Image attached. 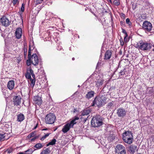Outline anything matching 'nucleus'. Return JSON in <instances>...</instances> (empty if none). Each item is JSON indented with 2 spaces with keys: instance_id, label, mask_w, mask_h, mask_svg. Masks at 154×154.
Returning <instances> with one entry per match:
<instances>
[{
  "instance_id": "nucleus-1",
  "label": "nucleus",
  "mask_w": 154,
  "mask_h": 154,
  "mask_svg": "<svg viewBox=\"0 0 154 154\" xmlns=\"http://www.w3.org/2000/svg\"><path fill=\"white\" fill-rule=\"evenodd\" d=\"M106 98L100 95L96 96L93 100L91 106H97L98 107L102 106L105 104Z\"/></svg>"
},
{
  "instance_id": "nucleus-2",
  "label": "nucleus",
  "mask_w": 154,
  "mask_h": 154,
  "mask_svg": "<svg viewBox=\"0 0 154 154\" xmlns=\"http://www.w3.org/2000/svg\"><path fill=\"white\" fill-rule=\"evenodd\" d=\"M102 124V119L100 116L97 115L93 117L91 121V124L93 127H98Z\"/></svg>"
},
{
  "instance_id": "nucleus-3",
  "label": "nucleus",
  "mask_w": 154,
  "mask_h": 154,
  "mask_svg": "<svg viewBox=\"0 0 154 154\" xmlns=\"http://www.w3.org/2000/svg\"><path fill=\"white\" fill-rule=\"evenodd\" d=\"M122 139L124 142L128 144H131L132 143L133 136L131 132L126 131L123 133L122 135Z\"/></svg>"
},
{
  "instance_id": "nucleus-4",
  "label": "nucleus",
  "mask_w": 154,
  "mask_h": 154,
  "mask_svg": "<svg viewBox=\"0 0 154 154\" xmlns=\"http://www.w3.org/2000/svg\"><path fill=\"white\" fill-rule=\"evenodd\" d=\"M135 46L137 48L145 51L150 49L151 48V45L149 43L140 41L137 43Z\"/></svg>"
},
{
  "instance_id": "nucleus-5",
  "label": "nucleus",
  "mask_w": 154,
  "mask_h": 154,
  "mask_svg": "<svg viewBox=\"0 0 154 154\" xmlns=\"http://www.w3.org/2000/svg\"><path fill=\"white\" fill-rule=\"evenodd\" d=\"M56 117L53 113H50L47 114L45 118V122L46 124H53L56 121Z\"/></svg>"
},
{
  "instance_id": "nucleus-6",
  "label": "nucleus",
  "mask_w": 154,
  "mask_h": 154,
  "mask_svg": "<svg viewBox=\"0 0 154 154\" xmlns=\"http://www.w3.org/2000/svg\"><path fill=\"white\" fill-rule=\"evenodd\" d=\"M152 28V24L149 22L145 21L143 23V29L146 31L150 32Z\"/></svg>"
},
{
  "instance_id": "nucleus-7",
  "label": "nucleus",
  "mask_w": 154,
  "mask_h": 154,
  "mask_svg": "<svg viewBox=\"0 0 154 154\" xmlns=\"http://www.w3.org/2000/svg\"><path fill=\"white\" fill-rule=\"evenodd\" d=\"M0 22L2 26H8L10 25L11 21L5 17H3L0 19Z\"/></svg>"
},
{
  "instance_id": "nucleus-8",
  "label": "nucleus",
  "mask_w": 154,
  "mask_h": 154,
  "mask_svg": "<svg viewBox=\"0 0 154 154\" xmlns=\"http://www.w3.org/2000/svg\"><path fill=\"white\" fill-rule=\"evenodd\" d=\"M73 124H72V122L68 123L63 127L62 131L64 133H66L69 131L70 128H73Z\"/></svg>"
},
{
  "instance_id": "nucleus-9",
  "label": "nucleus",
  "mask_w": 154,
  "mask_h": 154,
  "mask_svg": "<svg viewBox=\"0 0 154 154\" xmlns=\"http://www.w3.org/2000/svg\"><path fill=\"white\" fill-rule=\"evenodd\" d=\"M31 60H32V63L34 66H36L39 63L38 58L36 54H34L32 55Z\"/></svg>"
},
{
  "instance_id": "nucleus-10",
  "label": "nucleus",
  "mask_w": 154,
  "mask_h": 154,
  "mask_svg": "<svg viewBox=\"0 0 154 154\" xmlns=\"http://www.w3.org/2000/svg\"><path fill=\"white\" fill-rule=\"evenodd\" d=\"M127 111L123 108H119L117 110V114L119 117H122L125 116Z\"/></svg>"
},
{
  "instance_id": "nucleus-11",
  "label": "nucleus",
  "mask_w": 154,
  "mask_h": 154,
  "mask_svg": "<svg viewBox=\"0 0 154 154\" xmlns=\"http://www.w3.org/2000/svg\"><path fill=\"white\" fill-rule=\"evenodd\" d=\"M126 151L125 147L121 144L117 145L115 148V152Z\"/></svg>"
},
{
  "instance_id": "nucleus-12",
  "label": "nucleus",
  "mask_w": 154,
  "mask_h": 154,
  "mask_svg": "<svg viewBox=\"0 0 154 154\" xmlns=\"http://www.w3.org/2000/svg\"><path fill=\"white\" fill-rule=\"evenodd\" d=\"M21 98L20 96H14L13 98V102L14 105L16 106L20 105L21 103Z\"/></svg>"
},
{
  "instance_id": "nucleus-13",
  "label": "nucleus",
  "mask_w": 154,
  "mask_h": 154,
  "mask_svg": "<svg viewBox=\"0 0 154 154\" xmlns=\"http://www.w3.org/2000/svg\"><path fill=\"white\" fill-rule=\"evenodd\" d=\"M154 93V89L153 88L148 87L147 88L146 91L144 92L143 94H147L149 96L152 95Z\"/></svg>"
},
{
  "instance_id": "nucleus-14",
  "label": "nucleus",
  "mask_w": 154,
  "mask_h": 154,
  "mask_svg": "<svg viewBox=\"0 0 154 154\" xmlns=\"http://www.w3.org/2000/svg\"><path fill=\"white\" fill-rule=\"evenodd\" d=\"M15 36L17 39L21 38L22 35V29L20 28H17L15 32Z\"/></svg>"
},
{
  "instance_id": "nucleus-15",
  "label": "nucleus",
  "mask_w": 154,
  "mask_h": 154,
  "mask_svg": "<svg viewBox=\"0 0 154 154\" xmlns=\"http://www.w3.org/2000/svg\"><path fill=\"white\" fill-rule=\"evenodd\" d=\"M33 101L35 103L38 105H40L42 102V99L40 97L37 96L34 97Z\"/></svg>"
},
{
  "instance_id": "nucleus-16",
  "label": "nucleus",
  "mask_w": 154,
  "mask_h": 154,
  "mask_svg": "<svg viewBox=\"0 0 154 154\" xmlns=\"http://www.w3.org/2000/svg\"><path fill=\"white\" fill-rule=\"evenodd\" d=\"M103 81L104 80L101 78L97 79L95 82L96 83V86L98 88H99L102 86L103 84Z\"/></svg>"
},
{
  "instance_id": "nucleus-17",
  "label": "nucleus",
  "mask_w": 154,
  "mask_h": 154,
  "mask_svg": "<svg viewBox=\"0 0 154 154\" xmlns=\"http://www.w3.org/2000/svg\"><path fill=\"white\" fill-rule=\"evenodd\" d=\"M14 81L13 80H11L9 81L7 85V87L10 90L13 89L14 87Z\"/></svg>"
},
{
  "instance_id": "nucleus-18",
  "label": "nucleus",
  "mask_w": 154,
  "mask_h": 154,
  "mask_svg": "<svg viewBox=\"0 0 154 154\" xmlns=\"http://www.w3.org/2000/svg\"><path fill=\"white\" fill-rule=\"evenodd\" d=\"M94 94L95 93L93 91H91L88 92L86 94L85 97L88 99H90L94 97Z\"/></svg>"
},
{
  "instance_id": "nucleus-19",
  "label": "nucleus",
  "mask_w": 154,
  "mask_h": 154,
  "mask_svg": "<svg viewBox=\"0 0 154 154\" xmlns=\"http://www.w3.org/2000/svg\"><path fill=\"white\" fill-rule=\"evenodd\" d=\"M112 55V53L110 51L108 50L107 51L105 54L104 59L105 60L109 59Z\"/></svg>"
},
{
  "instance_id": "nucleus-20",
  "label": "nucleus",
  "mask_w": 154,
  "mask_h": 154,
  "mask_svg": "<svg viewBox=\"0 0 154 154\" xmlns=\"http://www.w3.org/2000/svg\"><path fill=\"white\" fill-rule=\"evenodd\" d=\"M24 119V116L22 113H20L17 116V121L18 122H21Z\"/></svg>"
},
{
  "instance_id": "nucleus-21",
  "label": "nucleus",
  "mask_w": 154,
  "mask_h": 154,
  "mask_svg": "<svg viewBox=\"0 0 154 154\" xmlns=\"http://www.w3.org/2000/svg\"><path fill=\"white\" fill-rule=\"evenodd\" d=\"M91 112V110L90 109H86L82 112V115L84 116L88 115Z\"/></svg>"
},
{
  "instance_id": "nucleus-22",
  "label": "nucleus",
  "mask_w": 154,
  "mask_h": 154,
  "mask_svg": "<svg viewBox=\"0 0 154 154\" xmlns=\"http://www.w3.org/2000/svg\"><path fill=\"white\" fill-rule=\"evenodd\" d=\"M114 106V105L112 102H110L108 104L106 108L108 110L111 111L112 109L113 108Z\"/></svg>"
},
{
  "instance_id": "nucleus-23",
  "label": "nucleus",
  "mask_w": 154,
  "mask_h": 154,
  "mask_svg": "<svg viewBox=\"0 0 154 154\" xmlns=\"http://www.w3.org/2000/svg\"><path fill=\"white\" fill-rule=\"evenodd\" d=\"M137 146H135L131 145L129 148V151L131 152H135Z\"/></svg>"
},
{
  "instance_id": "nucleus-24",
  "label": "nucleus",
  "mask_w": 154,
  "mask_h": 154,
  "mask_svg": "<svg viewBox=\"0 0 154 154\" xmlns=\"http://www.w3.org/2000/svg\"><path fill=\"white\" fill-rule=\"evenodd\" d=\"M50 152V151L49 149L47 148L43 150L40 154H49Z\"/></svg>"
},
{
  "instance_id": "nucleus-25",
  "label": "nucleus",
  "mask_w": 154,
  "mask_h": 154,
  "mask_svg": "<svg viewBox=\"0 0 154 154\" xmlns=\"http://www.w3.org/2000/svg\"><path fill=\"white\" fill-rule=\"evenodd\" d=\"M56 140L55 139H53L51 141L49 142L47 145V146H48L50 145H53L55 144Z\"/></svg>"
},
{
  "instance_id": "nucleus-26",
  "label": "nucleus",
  "mask_w": 154,
  "mask_h": 154,
  "mask_svg": "<svg viewBox=\"0 0 154 154\" xmlns=\"http://www.w3.org/2000/svg\"><path fill=\"white\" fill-rule=\"evenodd\" d=\"M43 146L42 144L40 143H38L36 144L34 146V147L36 148L37 149H39L42 148Z\"/></svg>"
},
{
  "instance_id": "nucleus-27",
  "label": "nucleus",
  "mask_w": 154,
  "mask_h": 154,
  "mask_svg": "<svg viewBox=\"0 0 154 154\" xmlns=\"http://www.w3.org/2000/svg\"><path fill=\"white\" fill-rule=\"evenodd\" d=\"M36 132L35 131H33L27 137L28 138H31L32 137H35L36 136Z\"/></svg>"
},
{
  "instance_id": "nucleus-28",
  "label": "nucleus",
  "mask_w": 154,
  "mask_h": 154,
  "mask_svg": "<svg viewBox=\"0 0 154 154\" xmlns=\"http://www.w3.org/2000/svg\"><path fill=\"white\" fill-rule=\"evenodd\" d=\"M28 70H29V69H27L26 73L25 75V76L26 78L30 79H32L31 76V74L29 71H28Z\"/></svg>"
},
{
  "instance_id": "nucleus-29",
  "label": "nucleus",
  "mask_w": 154,
  "mask_h": 154,
  "mask_svg": "<svg viewBox=\"0 0 154 154\" xmlns=\"http://www.w3.org/2000/svg\"><path fill=\"white\" fill-rule=\"evenodd\" d=\"M7 134L5 133L4 134H0V141L4 140H5V138L6 135H7Z\"/></svg>"
},
{
  "instance_id": "nucleus-30",
  "label": "nucleus",
  "mask_w": 154,
  "mask_h": 154,
  "mask_svg": "<svg viewBox=\"0 0 154 154\" xmlns=\"http://www.w3.org/2000/svg\"><path fill=\"white\" fill-rule=\"evenodd\" d=\"M30 81H31V83L30 84V86L32 87L33 88L34 86V85L35 84V79H30Z\"/></svg>"
},
{
  "instance_id": "nucleus-31",
  "label": "nucleus",
  "mask_w": 154,
  "mask_h": 154,
  "mask_svg": "<svg viewBox=\"0 0 154 154\" xmlns=\"http://www.w3.org/2000/svg\"><path fill=\"white\" fill-rule=\"evenodd\" d=\"M32 63L31 58H28V59L26 61V64L27 66H30Z\"/></svg>"
},
{
  "instance_id": "nucleus-32",
  "label": "nucleus",
  "mask_w": 154,
  "mask_h": 154,
  "mask_svg": "<svg viewBox=\"0 0 154 154\" xmlns=\"http://www.w3.org/2000/svg\"><path fill=\"white\" fill-rule=\"evenodd\" d=\"M79 119V118L75 116L74 119L72 120L70 122H72V124H73V125H74L76 123V122L75 121L76 120H78Z\"/></svg>"
},
{
  "instance_id": "nucleus-33",
  "label": "nucleus",
  "mask_w": 154,
  "mask_h": 154,
  "mask_svg": "<svg viewBox=\"0 0 154 154\" xmlns=\"http://www.w3.org/2000/svg\"><path fill=\"white\" fill-rule=\"evenodd\" d=\"M28 71H29L31 75H32V77L33 78V79H35V75L34 73V72L32 69L30 68L29 69V70Z\"/></svg>"
},
{
  "instance_id": "nucleus-34",
  "label": "nucleus",
  "mask_w": 154,
  "mask_h": 154,
  "mask_svg": "<svg viewBox=\"0 0 154 154\" xmlns=\"http://www.w3.org/2000/svg\"><path fill=\"white\" fill-rule=\"evenodd\" d=\"M35 150V149L33 150L32 148H29L25 151L24 152H29V154H32Z\"/></svg>"
},
{
  "instance_id": "nucleus-35",
  "label": "nucleus",
  "mask_w": 154,
  "mask_h": 154,
  "mask_svg": "<svg viewBox=\"0 0 154 154\" xmlns=\"http://www.w3.org/2000/svg\"><path fill=\"white\" fill-rule=\"evenodd\" d=\"M114 4L116 6H119L120 4V2L119 0H114L113 1Z\"/></svg>"
},
{
  "instance_id": "nucleus-36",
  "label": "nucleus",
  "mask_w": 154,
  "mask_h": 154,
  "mask_svg": "<svg viewBox=\"0 0 154 154\" xmlns=\"http://www.w3.org/2000/svg\"><path fill=\"white\" fill-rule=\"evenodd\" d=\"M50 134V133H49L46 134L45 135L42 137L41 138V140H43L45 138L48 137Z\"/></svg>"
},
{
  "instance_id": "nucleus-37",
  "label": "nucleus",
  "mask_w": 154,
  "mask_h": 154,
  "mask_svg": "<svg viewBox=\"0 0 154 154\" xmlns=\"http://www.w3.org/2000/svg\"><path fill=\"white\" fill-rule=\"evenodd\" d=\"M31 49L30 46H29V50L28 53V58H31Z\"/></svg>"
},
{
  "instance_id": "nucleus-38",
  "label": "nucleus",
  "mask_w": 154,
  "mask_h": 154,
  "mask_svg": "<svg viewBox=\"0 0 154 154\" xmlns=\"http://www.w3.org/2000/svg\"><path fill=\"white\" fill-rule=\"evenodd\" d=\"M125 74V70L123 69V70H122L121 71L119 72V75L120 76V75H124Z\"/></svg>"
},
{
  "instance_id": "nucleus-39",
  "label": "nucleus",
  "mask_w": 154,
  "mask_h": 154,
  "mask_svg": "<svg viewBox=\"0 0 154 154\" xmlns=\"http://www.w3.org/2000/svg\"><path fill=\"white\" fill-rule=\"evenodd\" d=\"M126 23L128 24L129 26H130L131 24V23L130 21V19L128 18L126 19Z\"/></svg>"
},
{
  "instance_id": "nucleus-40",
  "label": "nucleus",
  "mask_w": 154,
  "mask_h": 154,
  "mask_svg": "<svg viewBox=\"0 0 154 154\" xmlns=\"http://www.w3.org/2000/svg\"><path fill=\"white\" fill-rule=\"evenodd\" d=\"M24 5L25 4L23 3L22 5V6L21 8L20 11L23 12L24 11Z\"/></svg>"
},
{
  "instance_id": "nucleus-41",
  "label": "nucleus",
  "mask_w": 154,
  "mask_h": 154,
  "mask_svg": "<svg viewBox=\"0 0 154 154\" xmlns=\"http://www.w3.org/2000/svg\"><path fill=\"white\" fill-rule=\"evenodd\" d=\"M115 154H126V151L115 152Z\"/></svg>"
},
{
  "instance_id": "nucleus-42",
  "label": "nucleus",
  "mask_w": 154,
  "mask_h": 154,
  "mask_svg": "<svg viewBox=\"0 0 154 154\" xmlns=\"http://www.w3.org/2000/svg\"><path fill=\"white\" fill-rule=\"evenodd\" d=\"M24 54L25 57H26L27 55V49L25 48H24Z\"/></svg>"
},
{
  "instance_id": "nucleus-43",
  "label": "nucleus",
  "mask_w": 154,
  "mask_h": 154,
  "mask_svg": "<svg viewBox=\"0 0 154 154\" xmlns=\"http://www.w3.org/2000/svg\"><path fill=\"white\" fill-rule=\"evenodd\" d=\"M44 0H36V3L37 4H40Z\"/></svg>"
},
{
  "instance_id": "nucleus-44",
  "label": "nucleus",
  "mask_w": 154,
  "mask_h": 154,
  "mask_svg": "<svg viewBox=\"0 0 154 154\" xmlns=\"http://www.w3.org/2000/svg\"><path fill=\"white\" fill-rule=\"evenodd\" d=\"M13 150L11 148L10 149H8L7 150V151L8 153V154H10L12 152Z\"/></svg>"
},
{
  "instance_id": "nucleus-45",
  "label": "nucleus",
  "mask_w": 154,
  "mask_h": 154,
  "mask_svg": "<svg viewBox=\"0 0 154 154\" xmlns=\"http://www.w3.org/2000/svg\"><path fill=\"white\" fill-rule=\"evenodd\" d=\"M38 138V136H35L34 137H33V138H32L31 139V141H34L35 139Z\"/></svg>"
},
{
  "instance_id": "nucleus-46",
  "label": "nucleus",
  "mask_w": 154,
  "mask_h": 154,
  "mask_svg": "<svg viewBox=\"0 0 154 154\" xmlns=\"http://www.w3.org/2000/svg\"><path fill=\"white\" fill-rule=\"evenodd\" d=\"M120 42L121 45L122 46H123L124 44V42L123 41V39L121 38L120 40Z\"/></svg>"
},
{
  "instance_id": "nucleus-47",
  "label": "nucleus",
  "mask_w": 154,
  "mask_h": 154,
  "mask_svg": "<svg viewBox=\"0 0 154 154\" xmlns=\"http://www.w3.org/2000/svg\"><path fill=\"white\" fill-rule=\"evenodd\" d=\"M120 15L121 17L122 18H125V14L123 13H121V14H120Z\"/></svg>"
},
{
  "instance_id": "nucleus-48",
  "label": "nucleus",
  "mask_w": 154,
  "mask_h": 154,
  "mask_svg": "<svg viewBox=\"0 0 154 154\" xmlns=\"http://www.w3.org/2000/svg\"><path fill=\"white\" fill-rule=\"evenodd\" d=\"M128 36V35H125L124 38V41L125 42H127V38L126 37Z\"/></svg>"
},
{
  "instance_id": "nucleus-49",
  "label": "nucleus",
  "mask_w": 154,
  "mask_h": 154,
  "mask_svg": "<svg viewBox=\"0 0 154 154\" xmlns=\"http://www.w3.org/2000/svg\"><path fill=\"white\" fill-rule=\"evenodd\" d=\"M122 32L125 34V35H128L127 32L125 31V30L124 29H122Z\"/></svg>"
},
{
  "instance_id": "nucleus-50",
  "label": "nucleus",
  "mask_w": 154,
  "mask_h": 154,
  "mask_svg": "<svg viewBox=\"0 0 154 154\" xmlns=\"http://www.w3.org/2000/svg\"><path fill=\"white\" fill-rule=\"evenodd\" d=\"M18 2V0H13V3L14 5L16 4Z\"/></svg>"
},
{
  "instance_id": "nucleus-51",
  "label": "nucleus",
  "mask_w": 154,
  "mask_h": 154,
  "mask_svg": "<svg viewBox=\"0 0 154 154\" xmlns=\"http://www.w3.org/2000/svg\"><path fill=\"white\" fill-rule=\"evenodd\" d=\"M18 154H29V153H25L24 152H19Z\"/></svg>"
},
{
  "instance_id": "nucleus-52",
  "label": "nucleus",
  "mask_w": 154,
  "mask_h": 154,
  "mask_svg": "<svg viewBox=\"0 0 154 154\" xmlns=\"http://www.w3.org/2000/svg\"><path fill=\"white\" fill-rule=\"evenodd\" d=\"M107 2H110V3H112V0H107Z\"/></svg>"
},
{
  "instance_id": "nucleus-53",
  "label": "nucleus",
  "mask_w": 154,
  "mask_h": 154,
  "mask_svg": "<svg viewBox=\"0 0 154 154\" xmlns=\"http://www.w3.org/2000/svg\"><path fill=\"white\" fill-rule=\"evenodd\" d=\"M38 126V124H37L36 125L34 128L33 129H35Z\"/></svg>"
},
{
  "instance_id": "nucleus-54",
  "label": "nucleus",
  "mask_w": 154,
  "mask_h": 154,
  "mask_svg": "<svg viewBox=\"0 0 154 154\" xmlns=\"http://www.w3.org/2000/svg\"><path fill=\"white\" fill-rule=\"evenodd\" d=\"M48 128H44V129H42V130L43 131V130H48Z\"/></svg>"
},
{
  "instance_id": "nucleus-55",
  "label": "nucleus",
  "mask_w": 154,
  "mask_h": 154,
  "mask_svg": "<svg viewBox=\"0 0 154 154\" xmlns=\"http://www.w3.org/2000/svg\"><path fill=\"white\" fill-rule=\"evenodd\" d=\"M72 60H75V58L74 57H73L72 58Z\"/></svg>"
},
{
  "instance_id": "nucleus-56",
  "label": "nucleus",
  "mask_w": 154,
  "mask_h": 154,
  "mask_svg": "<svg viewBox=\"0 0 154 154\" xmlns=\"http://www.w3.org/2000/svg\"><path fill=\"white\" fill-rule=\"evenodd\" d=\"M25 153H29V152H24Z\"/></svg>"
},
{
  "instance_id": "nucleus-57",
  "label": "nucleus",
  "mask_w": 154,
  "mask_h": 154,
  "mask_svg": "<svg viewBox=\"0 0 154 154\" xmlns=\"http://www.w3.org/2000/svg\"><path fill=\"white\" fill-rule=\"evenodd\" d=\"M80 87V85H79L78 86V87Z\"/></svg>"
},
{
  "instance_id": "nucleus-58",
  "label": "nucleus",
  "mask_w": 154,
  "mask_h": 154,
  "mask_svg": "<svg viewBox=\"0 0 154 154\" xmlns=\"http://www.w3.org/2000/svg\"><path fill=\"white\" fill-rule=\"evenodd\" d=\"M74 110H75L74 111V112H75V110H75V109H74Z\"/></svg>"
},
{
  "instance_id": "nucleus-59",
  "label": "nucleus",
  "mask_w": 154,
  "mask_h": 154,
  "mask_svg": "<svg viewBox=\"0 0 154 154\" xmlns=\"http://www.w3.org/2000/svg\"><path fill=\"white\" fill-rule=\"evenodd\" d=\"M137 154H141L140 153H137Z\"/></svg>"
},
{
  "instance_id": "nucleus-60",
  "label": "nucleus",
  "mask_w": 154,
  "mask_h": 154,
  "mask_svg": "<svg viewBox=\"0 0 154 154\" xmlns=\"http://www.w3.org/2000/svg\"><path fill=\"white\" fill-rule=\"evenodd\" d=\"M121 23H122V22H121Z\"/></svg>"
},
{
  "instance_id": "nucleus-61",
  "label": "nucleus",
  "mask_w": 154,
  "mask_h": 154,
  "mask_svg": "<svg viewBox=\"0 0 154 154\" xmlns=\"http://www.w3.org/2000/svg\"><path fill=\"white\" fill-rule=\"evenodd\" d=\"M121 23H122V22H121Z\"/></svg>"
}]
</instances>
